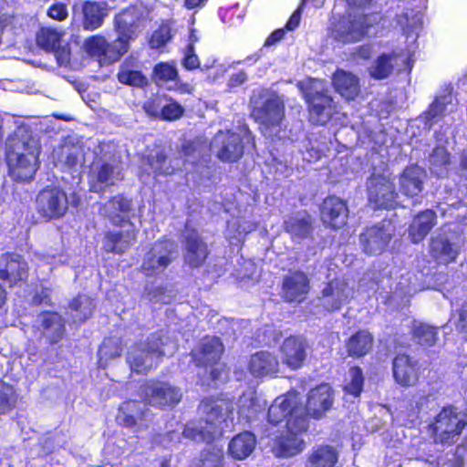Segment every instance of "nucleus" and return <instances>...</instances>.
I'll use <instances>...</instances> for the list:
<instances>
[{
    "instance_id": "obj_55",
    "label": "nucleus",
    "mask_w": 467,
    "mask_h": 467,
    "mask_svg": "<svg viewBox=\"0 0 467 467\" xmlns=\"http://www.w3.org/2000/svg\"><path fill=\"white\" fill-rule=\"evenodd\" d=\"M427 445V442L418 439L408 449L406 455L410 460L415 459L423 461L424 465H426V467H438L439 462H437L435 457L430 456V458H425V449Z\"/></svg>"
},
{
    "instance_id": "obj_43",
    "label": "nucleus",
    "mask_w": 467,
    "mask_h": 467,
    "mask_svg": "<svg viewBox=\"0 0 467 467\" xmlns=\"http://www.w3.org/2000/svg\"><path fill=\"white\" fill-rule=\"evenodd\" d=\"M338 460V451L330 445L316 446L310 451L306 467H334Z\"/></svg>"
},
{
    "instance_id": "obj_42",
    "label": "nucleus",
    "mask_w": 467,
    "mask_h": 467,
    "mask_svg": "<svg viewBox=\"0 0 467 467\" xmlns=\"http://www.w3.org/2000/svg\"><path fill=\"white\" fill-rule=\"evenodd\" d=\"M256 439L252 432L244 431L234 436L228 445L230 455L236 460H244L254 450Z\"/></svg>"
},
{
    "instance_id": "obj_5",
    "label": "nucleus",
    "mask_w": 467,
    "mask_h": 467,
    "mask_svg": "<svg viewBox=\"0 0 467 467\" xmlns=\"http://www.w3.org/2000/svg\"><path fill=\"white\" fill-rule=\"evenodd\" d=\"M298 88L308 104L309 119L312 123L325 125L338 112L337 104L328 95L325 81L310 78L300 81Z\"/></svg>"
},
{
    "instance_id": "obj_51",
    "label": "nucleus",
    "mask_w": 467,
    "mask_h": 467,
    "mask_svg": "<svg viewBox=\"0 0 467 467\" xmlns=\"http://www.w3.org/2000/svg\"><path fill=\"white\" fill-rule=\"evenodd\" d=\"M430 163L438 176L445 175L450 165V155L446 149L441 146L436 147L430 156Z\"/></svg>"
},
{
    "instance_id": "obj_26",
    "label": "nucleus",
    "mask_w": 467,
    "mask_h": 467,
    "mask_svg": "<svg viewBox=\"0 0 467 467\" xmlns=\"http://www.w3.org/2000/svg\"><path fill=\"white\" fill-rule=\"evenodd\" d=\"M26 275L27 265L20 255L6 254L0 258V278L10 285L23 281Z\"/></svg>"
},
{
    "instance_id": "obj_56",
    "label": "nucleus",
    "mask_w": 467,
    "mask_h": 467,
    "mask_svg": "<svg viewBox=\"0 0 467 467\" xmlns=\"http://www.w3.org/2000/svg\"><path fill=\"white\" fill-rule=\"evenodd\" d=\"M363 382L364 379L361 369L353 367L348 370L344 389L348 394L356 398L359 396L362 391Z\"/></svg>"
},
{
    "instance_id": "obj_15",
    "label": "nucleus",
    "mask_w": 467,
    "mask_h": 467,
    "mask_svg": "<svg viewBox=\"0 0 467 467\" xmlns=\"http://www.w3.org/2000/svg\"><path fill=\"white\" fill-rule=\"evenodd\" d=\"M368 201L378 208H394L398 203L395 185L389 177L372 174L368 182Z\"/></svg>"
},
{
    "instance_id": "obj_8",
    "label": "nucleus",
    "mask_w": 467,
    "mask_h": 467,
    "mask_svg": "<svg viewBox=\"0 0 467 467\" xmlns=\"http://www.w3.org/2000/svg\"><path fill=\"white\" fill-rule=\"evenodd\" d=\"M465 405V411L455 406H447L437 414L431 426L436 443H453L467 426V401Z\"/></svg>"
},
{
    "instance_id": "obj_53",
    "label": "nucleus",
    "mask_w": 467,
    "mask_h": 467,
    "mask_svg": "<svg viewBox=\"0 0 467 467\" xmlns=\"http://www.w3.org/2000/svg\"><path fill=\"white\" fill-rule=\"evenodd\" d=\"M121 348L118 339H105L99 349V365L100 368H106L108 361L111 358L119 357Z\"/></svg>"
},
{
    "instance_id": "obj_35",
    "label": "nucleus",
    "mask_w": 467,
    "mask_h": 467,
    "mask_svg": "<svg viewBox=\"0 0 467 467\" xmlns=\"http://www.w3.org/2000/svg\"><path fill=\"white\" fill-rule=\"evenodd\" d=\"M127 227L122 232L108 233L104 239V247L108 252L121 254L134 242L136 234L131 223H126Z\"/></svg>"
},
{
    "instance_id": "obj_45",
    "label": "nucleus",
    "mask_w": 467,
    "mask_h": 467,
    "mask_svg": "<svg viewBox=\"0 0 467 467\" xmlns=\"http://www.w3.org/2000/svg\"><path fill=\"white\" fill-rule=\"evenodd\" d=\"M118 79L122 84L138 88L147 84V78L140 72L138 61L134 58L126 59L121 64Z\"/></svg>"
},
{
    "instance_id": "obj_32",
    "label": "nucleus",
    "mask_w": 467,
    "mask_h": 467,
    "mask_svg": "<svg viewBox=\"0 0 467 467\" xmlns=\"http://www.w3.org/2000/svg\"><path fill=\"white\" fill-rule=\"evenodd\" d=\"M37 328L51 344L58 342L64 335L65 327L62 317L54 312H45L36 319Z\"/></svg>"
},
{
    "instance_id": "obj_13",
    "label": "nucleus",
    "mask_w": 467,
    "mask_h": 467,
    "mask_svg": "<svg viewBox=\"0 0 467 467\" xmlns=\"http://www.w3.org/2000/svg\"><path fill=\"white\" fill-rule=\"evenodd\" d=\"M141 393L147 404L159 409H171L181 401V389L169 382H150L141 388Z\"/></svg>"
},
{
    "instance_id": "obj_29",
    "label": "nucleus",
    "mask_w": 467,
    "mask_h": 467,
    "mask_svg": "<svg viewBox=\"0 0 467 467\" xmlns=\"http://www.w3.org/2000/svg\"><path fill=\"white\" fill-rule=\"evenodd\" d=\"M458 245L451 243L441 234L433 235L430 243V254L440 265H448L455 262L459 255Z\"/></svg>"
},
{
    "instance_id": "obj_40",
    "label": "nucleus",
    "mask_w": 467,
    "mask_h": 467,
    "mask_svg": "<svg viewBox=\"0 0 467 467\" xmlns=\"http://www.w3.org/2000/svg\"><path fill=\"white\" fill-rule=\"evenodd\" d=\"M144 404L136 400H129L119 407L117 415V421L125 427L132 428L137 425L142 426L144 420Z\"/></svg>"
},
{
    "instance_id": "obj_63",
    "label": "nucleus",
    "mask_w": 467,
    "mask_h": 467,
    "mask_svg": "<svg viewBox=\"0 0 467 467\" xmlns=\"http://www.w3.org/2000/svg\"><path fill=\"white\" fill-rule=\"evenodd\" d=\"M182 65L188 70H192L200 67V60L198 56L195 54L192 45L187 46L183 49Z\"/></svg>"
},
{
    "instance_id": "obj_37",
    "label": "nucleus",
    "mask_w": 467,
    "mask_h": 467,
    "mask_svg": "<svg viewBox=\"0 0 467 467\" xmlns=\"http://www.w3.org/2000/svg\"><path fill=\"white\" fill-rule=\"evenodd\" d=\"M130 211V201L121 195L113 197L100 208V213L116 225L126 223Z\"/></svg>"
},
{
    "instance_id": "obj_22",
    "label": "nucleus",
    "mask_w": 467,
    "mask_h": 467,
    "mask_svg": "<svg viewBox=\"0 0 467 467\" xmlns=\"http://www.w3.org/2000/svg\"><path fill=\"white\" fill-rule=\"evenodd\" d=\"M426 401L427 397L420 392H416L410 397H406L396 409L394 415L396 420L405 426L416 424L420 419V410Z\"/></svg>"
},
{
    "instance_id": "obj_10",
    "label": "nucleus",
    "mask_w": 467,
    "mask_h": 467,
    "mask_svg": "<svg viewBox=\"0 0 467 467\" xmlns=\"http://www.w3.org/2000/svg\"><path fill=\"white\" fill-rule=\"evenodd\" d=\"M244 143H251L254 147V137L246 129L238 132L220 130L214 136L211 149L217 158L223 161H236L244 153Z\"/></svg>"
},
{
    "instance_id": "obj_6",
    "label": "nucleus",
    "mask_w": 467,
    "mask_h": 467,
    "mask_svg": "<svg viewBox=\"0 0 467 467\" xmlns=\"http://www.w3.org/2000/svg\"><path fill=\"white\" fill-rule=\"evenodd\" d=\"M378 16L348 11L344 15H333L330 20L329 35L331 38L341 44H350L361 41L368 34L372 22Z\"/></svg>"
},
{
    "instance_id": "obj_50",
    "label": "nucleus",
    "mask_w": 467,
    "mask_h": 467,
    "mask_svg": "<svg viewBox=\"0 0 467 467\" xmlns=\"http://www.w3.org/2000/svg\"><path fill=\"white\" fill-rule=\"evenodd\" d=\"M17 402V394L14 387L4 381H0V415H5L13 410Z\"/></svg>"
},
{
    "instance_id": "obj_34",
    "label": "nucleus",
    "mask_w": 467,
    "mask_h": 467,
    "mask_svg": "<svg viewBox=\"0 0 467 467\" xmlns=\"http://www.w3.org/2000/svg\"><path fill=\"white\" fill-rule=\"evenodd\" d=\"M308 288L307 276L302 272L290 274L283 282V294L287 301H301Z\"/></svg>"
},
{
    "instance_id": "obj_52",
    "label": "nucleus",
    "mask_w": 467,
    "mask_h": 467,
    "mask_svg": "<svg viewBox=\"0 0 467 467\" xmlns=\"http://www.w3.org/2000/svg\"><path fill=\"white\" fill-rule=\"evenodd\" d=\"M147 161L155 176L169 174L175 170V167L167 163L166 156L161 150L150 152L147 157Z\"/></svg>"
},
{
    "instance_id": "obj_9",
    "label": "nucleus",
    "mask_w": 467,
    "mask_h": 467,
    "mask_svg": "<svg viewBox=\"0 0 467 467\" xmlns=\"http://www.w3.org/2000/svg\"><path fill=\"white\" fill-rule=\"evenodd\" d=\"M150 13L146 6L137 5L116 16L115 26L119 33L118 45L120 48L128 50L129 41L137 37L150 20Z\"/></svg>"
},
{
    "instance_id": "obj_60",
    "label": "nucleus",
    "mask_w": 467,
    "mask_h": 467,
    "mask_svg": "<svg viewBox=\"0 0 467 467\" xmlns=\"http://www.w3.org/2000/svg\"><path fill=\"white\" fill-rule=\"evenodd\" d=\"M450 322L460 332H467V304L460 308L452 309Z\"/></svg>"
},
{
    "instance_id": "obj_30",
    "label": "nucleus",
    "mask_w": 467,
    "mask_h": 467,
    "mask_svg": "<svg viewBox=\"0 0 467 467\" xmlns=\"http://www.w3.org/2000/svg\"><path fill=\"white\" fill-rule=\"evenodd\" d=\"M305 431H290L286 428L285 434L278 437L274 443L273 451L277 457H292L300 453L305 448L301 435Z\"/></svg>"
},
{
    "instance_id": "obj_1",
    "label": "nucleus",
    "mask_w": 467,
    "mask_h": 467,
    "mask_svg": "<svg viewBox=\"0 0 467 467\" xmlns=\"http://www.w3.org/2000/svg\"><path fill=\"white\" fill-rule=\"evenodd\" d=\"M389 19L394 23L406 36L408 46L406 50L400 49L390 53H383L369 67V74L375 79L389 78L394 70L410 69V58L418 38V31L421 25V14L413 7L410 2L396 0L388 11Z\"/></svg>"
},
{
    "instance_id": "obj_44",
    "label": "nucleus",
    "mask_w": 467,
    "mask_h": 467,
    "mask_svg": "<svg viewBox=\"0 0 467 467\" xmlns=\"http://www.w3.org/2000/svg\"><path fill=\"white\" fill-rule=\"evenodd\" d=\"M265 406V400L258 398L254 392H245L238 400L239 417L246 421H251Z\"/></svg>"
},
{
    "instance_id": "obj_47",
    "label": "nucleus",
    "mask_w": 467,
    "mask_h": 467,
    "mask_svg": "<svg viewBox=\"0 0 467 467\" xmlns=\"http://www.w3.org/2000/svg\"><path fill=\"white\" fill-rule=\"evenodd\" d=\"M372 346V337L367 331H359L352 336L348 344V351L350 356L361 357L367 354Z\"/></svg>"
},
{
    "instance_id": "obj_31",
    "label": "nucleus",
    "mask_w": 467,
    "mask_h": 467,
    "mask_svg": "<svg viewBox=\"0 0 467 467\" xmlns=\"http://www.w3.org/2000/svg\"><path fill=\"white\" fill-rule=\"evenodd\" d=\"M183 236L186 241L185 261L192 267L200 266L208 254L206 244L199 239L196 231L190 229L188 225Z\"/></svg>"
},
{
    "instance_id": "obj_49",
    "label": "nucleus",
    "mask_w": 467,
    "mask_h": 467,
    "mask_svg": "<svg viewBox=\"0 0 467 467\" xmlns=\"http://www.w3.org/2000/svg\"><path fill=\"white\" fill-rule=\"evenodd\" d=\"M223 451L217 446L204 450L200 460L191 467H223Z\"/></svg>"
},
{
    "instance_id": "obj_48",
    "label": "nucleus",
    "mask_w": 467,
    "mask_h": 467,
    "mask_svg": "<svg viewBox=\"0 0 467 467\" xmlns=\"http://www.w3.org/2000/svg\"><path fill=\"white\" fill-rule=\"evenodd\" d=\"M412 334L420 345L432 346L437 340L436 328L425 323L413 321Z\"/></svg>"
},
{
    "instance_id": "obj_23",
    "label": "nucleus",
    "mask_w": 467,
    "mask_h": 467,
    "mask_svg": "<svg viewBox=\"0 0 467 467\" xmlns=\"http://www.w3.org/2000/svg\"><path fill=\"white\" fill-rule=\"evenodd\" d=\"M348 209L346 202L336 196H329L323 202L321 218L332 228H340L347 223Z\"/></svg>"
},
{
    "instance_id": "obj_16",
    "label": "nucleus",
    "mask_w": 467,
    "mask_h": 467,
    "mask_svg": "<svg viewBox=\"0 0 467 467\" xmlns=\"http://www.w3.org/2000/svg\"><path fill=\"white\" fill-rule=\"evenodd\" d=\"M393 233L394 226L389 221L367 227L359 237L364 252L368 254H381L389 244Z\"/></svg>"
},
{
    "instance_id": "obj_3",
    "label": "nucleus",
    "mask_w": 467,
    "mask_h": 467,
    "mask_svg": "<svg viewBox=\"0 0 467 467\" xmlns=\"http://www.w3.org/2000/svg\"><path fill=\"white\" fill-rule=\"evenodd\" d=\"M40 146L25 128H18L5 142V157L10 176L17 182H29L38 169Z\"/></svg>"
},
{
    "instance_id": "obj_18",
    "label": "nucleus",
    "mask_w": 467,
    "mask_h": 467,
    "mask_svg": "<svg viewBox=\"0 0 467 467\" xmlns=\"http://www.w3.org/2000/svg\"><path fill=\"white\" fill-rule=\"evenodd\" d=\"M456 107L457 100L452 95L451 88H446L436 95L428 109L420 117V120L423 122L424 129L430 130L442 118L452 113Z\"/></svg>"
},
{
    "instance_id": "obj_36",
    "label": "nucleus",
    "mask_w": 467,
    "mask_h": 467,
    "mask_svg": "<svg viewBox=\"0 0 467 467\" xmlns=\"http://www.w3.org/2000/svg\"><path fill=\"white\" fill-rule=\"evenodd\" d=\"M436 224V214L431 210L418 213L409 227V236L414 244L421 242Z\"/></svg>"
},
{
    "instance_id": "obj_54",
    "label": "nucleus",
    "mask_w": 467,
    "mask_h": 467,
    "mask_svg": "<svg viewBox=\"0 0 467 467\" xmlns=\"http://www.w3.org/2000/svg\"><path fill=\"white\" fill-rule=\"evenodd\" d=\"M61 33L49 27L41 28L36 36L37 45L47 51L55 50L60 45Z\"/></svg>"
},
{
    "instance_id": "obj_62",
    "label": "nucleus",
    "mask_w": 467,
    "mask_h": 467,
    "mask_svg": "<svg viewBox=\"0 0 467 467\" xmlns=\"http://www.w3.org/2000/svg\"><path fill=\"white\" fill-rule=\"evenodd\" d=\"M61 161L68 168H74L81 163V154L78 149L66 147L61 150Z\"/></svg>"
},
{
    "instance_id": "obj_39",
    "label": "nucleus",
    "mask_w": 467,
    "mask_h": 467,
    "mask_svg": "<svg viewBox=\"0 0 467 467\" xmlns=\"http://www.w3.org/2000/svg\"><path fill=\"white\" fill-rule=\"evenodd\" d=\"M82 12L83 27L89 31L100 27L104 18L109 15L108 5L105 2L87 1L83 4Z\"/></svg>"
},
{
    "instance_id": "obj_33",
    "label": "nucleus",
    "mask_w": 467,
    "mask_h": 467,
    "mask_svg": "<svg viewBox=\"0 0 467 467\" xmlns=\"http://www.w3.org/2000/svg\"><path fill=\"white\" fill-rule=\"evenodd\" d=\"M336 91L345 99L353 100L360 93L358 78L349 71L337 69L332 78Z\"/></svg>"
},
{
    "instance_id": "obj_38",
    "label": "nucleus",
    "mask_w": 467,
    "mask_h": 467,
    "mask_svg": "<svg viewBox=\"0 0 467 467\" xmlns=\"http://www.w3.org/2000/svg\"><path fill=\"white\" fill-rule=\"evenodd\" d=\"M278 368L277 358L268 351L257 352L250 358L249 369L255 377L274 375L278 371Z\"/></svg>"
},
{
    "instance_id": "obj_17",
    "label": "nucleus",
    "mask_w": 467,
    "mask_h": 467,
    "mask_svg": "<svg viewBox=\"0 0 467 467\" xmlns=\"http://www.w3.org/2000/svg\"><path fill=\"white\" fill-rule=\"evenodd\" d=\"M122 167L115 159L109 161H98L89 174L90 190L99 192L122 181Z\"/></svg>"
},
{
    "instance_id": "obj_24",
    "label": "nucleus",
    "mask_w": 467,
    "mask_h": 467,
    "mask_svg": "<svg viewBox=\"0 0 467 467\" xmlns=\"http://www.w3.org/2000/svg\"><path fill=\"white\" fill-rule=\"evenodd\" d=\"M223 351V344L217 337H205L192 351V359L197 366H213Z\"/></svg>"
},
{
    "instance_id": "obj_4",
    "label": "nucleus",
    "mask_w": 467,
    "mask_h": 467,
    "mask_svg": "<svg viewBox=\"0 0 467 467\" xmlns=\"http://www.w3.org/2000/svg\"><path fill=\"white\" fill-rule=\"evenodd\" d=\"M177 342L163 335H151L146 343L133 346L128 352L127 361L136 373H146L157 364L161 356L171 355Z\"/></svg>"
},
{
    "instance_id": "obj_59",
    "label": "nucleus",
    "mask_w": 467,
    "mask_h": 467,
    "mask_svg": "<svg viewBox=\"0 0 467 467\" xmlns=\"http://www.w3.org/2000/svg\"><path fill=\"white\" fill-rule=\"evenodd\" d=\"M182 154L185 163L195 164L202 155L201 145L197 141H188L182 145Z\"/></svg>"
},
{
    "instance_id": "obj_46",
    "label": "nucleus",
    "mask_w": 467,
    "mask_h": 467,
    "mask_svg": "<svg viewBox=\"0 0 467 467\" xmlns=\"http://www.w3.org/2000/svg\"><path fill=\"white\" fill-rule=\"evenodd\" d=\"M73 322H83L88 319L93 311V302L88 296H78L69 305Z\"/></svg>"
},
{
    "instance_id": "obj_41",
    "label": "nucleus",
    "mask_w": 467,
    "mask_h": 467,
    "mask_svg": "<svg viewBox=\"0 0 467 467\" xmlns=\"http://www.w3.org/2000/svg\"><path fill=\"white\" fill-rule=\"evenodd\" d=\"M285 231L293 239H305L312 232L311 217L306 212H298L284 222Z\"/></svg>"
},
{
    "instance_id": "obj_27",
    "label": "nucleus",
    "mask_w": 467,
    "mask_h": 467,
    "mask_svg": "<svg viewBox=\"0 0 467 467\" xmlns=\"http://www.w3.org/2000/svg\"><path fill=\"white\" fill-rule=\"evenodd\" d=\"M393 377L403 387L413 386L418 381L417 361L405 354H398L393 360Z\"/></svg>"
},
{
    "instance_id": "obj_61",
    "label": "nucleus",
    "mask_w": 467,
    "mask_h": 467,
    "mask_svg": "<svg viewBox=\"0 0 467 467\" xmlns=\"http://www.w3.org/2000/svg\"><path fill=\"white\" fill-rule=\"evenodd\" d=\"M145 291L148 298L155 303L168 304L172 298L171 291H168L162 286H158L155 289H150L149 286H146Z\"/></svg>"
},
{
    "instance_id": "obj_28",
    "label": "nucleus",
    "mask_w": 467,
    "mask_h": 467,
    "mask_svg": "<svg viewBox=\"0 0 467 467\" xmlns=\"http://www.w3.org/2000/svg\"><path fill=\"white\" fill-rule=\"evenodd\" d=\"M426 179V171L418 165L407 167L399 177V186L401 193L408 197L418 196Z\"/></svg>"
},
{
    "instance_id": "obj_19",
    "label": "nucleus",
    "mask_w": 467,
    "mask_h": 467,
    "mask_svg": "<svg viewBox=\"0 0 467 467\" xmlns=\"http://www.w3.org/2000/svg\"><path fill=\"white\" fill-rule=\"evenodd\" d=\"M84 48L90 57L97 58L100 64H111L127 52L126 49L119 47L118 39L109 44L101 36H93L87 38L84 42Z\"/></svg>"
},
{
    "instance_id": "obj_7",
    "label": "nucleus",
    "mask_w": 467,
    "mask_h": 467,
    "mask_svg": "<svg viewBox=\"0 0 467 467\" xmlns=\"http://www.w3.org/2000/svg\"><path fill=\"white\" fill-rule=\"evenodd\" d=\"M287 419L286 428L290 431H306L308 420L301 405V398L296 391H289L277 397L268 409V420L278 424Z\"/></svg>"
},
{
    "instance_id": "obj_21",
    "label": "nucleus",
    "mask_w": 467,
    "mask_h": 467,
    "mask_svg": "<svg viewBox=\"0 0 467 467\" xmlns=\"http://www.w3.org/2000/svg\"><path fill=\"white\" fill-rule=\"evenodd\" d=\"M354 291L348 287L344 279H335L327 284L322 290L320 301L322 306L328 311L340 308L343 304L353 297Z\"/></svg>"
},
{
    "instance_id": "obj_58",
    "label": "nucleus",
    "mask_w": 467,
    "mask_h": 467,
    "mask_svg": "<svg viewBox=\"0 0 467 467\" xmlns=\"http://www.w3.org/2000/svg\"><path fill=\"white\" fill-rule=\"evenodd\" d=\"M172 37L171 28L168 24H162L155 30L150 37V46L151 48H161L164 47Z\"/></svg>"
},
{
    "instance_id": "obj_25",
    "label": "nucleus",
    "mask_w": 467,
    "mask_h": 467,
    "mask_svg": "<svg viewBox=\"0 0 467 467\" xmlns=\"http://www.w3.org/2000/svg\"><path fill=\"white\" fill-rule=\"evenodd\" d=\"M282 362L292 369L300 368L306 358V346L302 337H290L280 348Z\"/></svg>"
},
{
    "instance_id": "obj_12",
    "label": "nucleus",
    "mask_w": 467,
    "mask_h": 467,
    "mask_svg": "<svg viewBox=\"0 0 467 467\" xmlns=\"http://www.w3.org/2000/svg\"><path fill=\"white\" fill-rule=\"evenodd\" d=\"M177 245L169 239L158 241L145 254L140 271L147 276L161 274L177 257Z\"/></svg>"
},
{
    "instance_id": "obj_57",
    "label": "nucleus",
    "mask_w": 467,
    "mask_h": 467,
    "mask_svg": "<svg viewBox=\"0 0 467 467\" xmlns=\"http://www.w3.org/2000/svg\"><path fill=\"white\" fill-rule=\"evenodd\" d=\"M156 81L167 82L177 78L178 72L174 63L161 62L157 64L153 69Z\"/></svg>"
},
{
    "instance_id": "obj_14",
    "label": "nucleus",
    "mask_w": 467,
    "mask_h": 467,
    "mask_svg": "<svg viewBox=\"0 0 467 467\" xmlns=\"http://www.w3.org/2000/svg\"><path fill=\"white\" fill-rule=\"evenodd\" d=\"M36 211L46 220H55L64 216L68 208L66 192L57 187H47L36 197Z\"/></svg>"
},
{
    "instance_id": "obj_64",
    "label": "nucleus",
    "mask_w": 467,
    "mask_h": 467,
    "mask_svg": "<svg viewBox=\"0 0 467 467\" xmlns=\"http://www.w3.org/2000/svg\"><path fill=\"white\" fill-rule=\"evenodd\" d=\"M183 109L177 102L171 101L161 109V116L164 119L172 120L182 115Z\"/></svg>"
},
{
    "instance_id": "obj_2",
    "label": "nucleus",
    "mask_w": 467,
    "mask_h": 467,
    "mask_svg": "<svg viewBox=\"0 0 467 467\" xmlns=\"http://www.w3.org/2000/svg\"><path fill=\"white\" fill-rule=\"evenodd\" d=\"M201 421L188 422L182 432L169 431L159 441L163 447L172 448L181 442V439L207 443L223 435V425L232 414L230 403L224 400L205 399L199 406Z\"/></svg>"
},
{
    "instance_id": "obj_20",
    "label": "nucleus",
    "mask_w": 467,
    "mask_h": 467,
    "mask_svg": "<svg viewBox=\"0 0 467 467\" xmlns=\"http://www.w3.org/2000/svg\"><path fill=\"white\" fill-rule=\"evenodd\" d=\"M334 393L328 384H321L312 389L306 399L305 414L314 419L322 418L333 406Z\"/></svg>"
},
{
    "instance_id": "obj_11",
    "label": "nucleus",
    "mask_w": 467,
    "mask_h": 467,
    "mask_svg": "<svg viewBox=\"0 0 467 467\" xmlns=\"http://www.w3.org/2000/svg\"><path fill=\"white\" fill-rule=\"evenodd\" d=\"M252 116L266 128L277 127L285 116L284 101L273 92L261 91L251 99Z\"/></svg>"
}]
</instances>
